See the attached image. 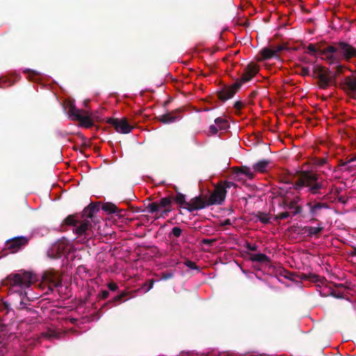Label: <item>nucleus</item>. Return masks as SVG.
<instances>
[{
  "label": "nucleus",
  "instance_id": "f257e3e1",
  "mask_svg": "<svg viewBox=\"0 0 356 356\" xmlns=\"http://www.w3.org/2000/svg\"><path fill=\"white\" fill-rule=\"evenodd\" d=\"M305 187L307 188L308 191L312 195H321V190L326 188V181L316 172L300 171L293 188L299 192Z\"/></svg>",
  "mask_w": 356,
  "mask_h": 356
},
{
  "label": "nucleus",
  "instance_id": "f03ea898",
  "mask_svg": "<svg viewBox=\"0 0 356 356\" xmlns=\"http://www.w3.org/2000/svg\"><path fill=\"white\" fill-rule=\"evenodd\" d=\"M33 280V275L30 272L9 275L4 280V284L10 286V291L19 293V296H26L24 289L29 288Z\"/></svg>",
  "mask_w": 356,
  "mask_h": 356
},
{
  "label": "nucleus",
  "instance_id": "7ed1b4c3",
  "mask_svg": "<svg viewBox=\"0 0 356 356\" xmlns=\"http://www.w3.org/2000/svg\"><path fill=\"white\" fill-rule=\"evenodd\" d=\"M66 225L73 226V232L79 237L88 240L93 234L92 222L88 219L80 220L78 215H69L64 220Z\"/></svg>",
  "mask_w": 356,
  "mask_h": 356
},
{
  "label": "nucleus",
  "instance_id": "20e7f679",
  "mask_svg": "<svg viewBox=\"0 0 356 356\" xmlns=\"http://www.w3.org/2000/svg\"><path fill=\"white\" fill-rule=\"evenodd\" d=\"M327 53L330 56L332 54L338 60L334 64L339 63L342 60L348 61L356 57V49L344 41L334 42L332 47L328 48Z\"/></svg>",
  "mask_w": 356,
  "mask_h": 356
},
{
  "label": "nucleus",
  "instance_id": "39448f33",
  "mask_svg": "<svg viewBox=\"0 0 356 356\" xmlns=\"http://www.w3.org/2000/svg\"><path fill=\"white\" fill-rule=\"evenodd\" d=\"M68 113L72 120L79 122L81 127L88 129L93 127L94 122L92 118V113L77 108L75 105L72 104L69 106Z\"/></svg>",
  "mask_w": 356,
  "mask_h": 356
},
{
  "label": "nucleus",
  "instance_id": "423d86ee",
  "mask_svg": "<svg viewBox=\"0 0 356 356\" xmlns=\"http://www.w3.org/2000/svg\"><path fill=\"white\" fill-rule=\"evenodd\" d=\"M313 76L318 79L319 87L327 88L330 84L335 83V76L331 74V71L321 65H315L313 68Z\"/></svg>",
  "mask_w": 356,
  "mask_h": 356
},
{
  "label": "nucleus",
  "instance_id": "0eeeda50",
  "mask_svg": "<svg viewBox=\"0 0 356 356\" xmlns=\"http://www.w3.org/2000/svg\"><path fill=\"white\" fill-rule=\"evenodd\" d=\"M241 87L239 82L236 81L232 85L224 86L216 92L218 98L222 102H225L232 98Z\"/></svg>",
  "mask_w": 356,
  "mask_h": 356
},
{
  "label": "nucleus",
  "instance_id": "6e6552de",
  "mask_svg": "<svg viewBox=\"0 0 356 356\" xmlns=\"http://www.w3.org/2000/svg\"><path fill=\"white\" fill-rule=\"evenodd\" d=\"M106 122L112 125L115 131L121 134H129L134 129V127L129 124L126 118L117 119V118H108Z\"/></svg>",
  "mask_w": 356,
  "mask_h": 356
},
{
  "label": "nucleus",
  "instance_id": "1a4fd4ad",
  "mask_svg": "<svg viewBox=\"0 0 356 356\" xmlns=\"http://www.w3.org/2000/svg\"><path fill=\"white\" fill-rule=\"evenodd\" d=\"M226 195L227 191L225 190V187H223L222 184H218L215 186L214 190L210 195L209 197L207 199L209 204L210 206L221 204L225 201Z\"/></svg>",
  "mask_w": 356,
  "mask_h": 356
},
{
  "label": "nucleus",
  "instance_id": "9d476101",
  "mask_svg": "<svg viewBox=\"0 0 356 356\" xmlns=\"http://www.w3.org/2000/svg\"><path fill=\"white\" fill-rule=\"evenodd\" d=\"M29 239L24 236H18L8 240L6 243V247L3 250H9L10 253H15L19 251L22 247L28 243Z\"/></svg>",
  "mask_w": 356,
  "mask_h": 356
},
{
  "label": "nucleus",
  "instance_id": "9b49d317",
  "mask_svg": "<svg viewBox=\"0 0 356 356\" xmlns=\"http://www.w3.org/2000/svg\"><path fill=\"white\" fill-rule=\"evenodd\" d=\"M42 281L49 285L51 290L60 286L62 284V278L59 273L53 270L45 272L42 276Z\"/></svg>",
  "mask_w": 356,
  "mask_h": 356
},
{
  "label": "nucleus",
  "instance_id": "f8f14e48",
  "mask_svg": "<svg viewBox=\"0 0 356 356\" xmlns=\"http://www.w3.org/2000/svg\"><path fill=\"white\" fill-rule=\"evenodd\" d=\"M340 88L353 98L356 97V76H348L340 83Z\"/></svg>",
  "mask_w": 356,
  "mask_h": 356
},
{
  "label": "nucleus",
  "instance_id": "ddd939ff",
  "mask_svg": "<svg viewBox=\"0 0 356 356\" xmlns=\"http://www.w3.org/2000/svg\"><path fill=\"white\" fill-rule=\"evenodd\" d=\"M210 206L208 200L204 199L201 195L194 197L188 202L186 209L189 212L200 210Z\"/></svg>",
  "mask_w": 356,
  "mask_h": 356
},
{
  "label": "nucleus",
  "instance_id": "4468645a",
  "mask_svg": "<svg viewBox=\"0 0 356 356\" xmlns=\"http://www.w3.org/2000/svg\"><path fill=\"white\" fill-rule=\"evenodd\" d=\"M259 72V67L255 63H249L245 68L241 79L236 81L239 82L241 86L243 83L250 81Z\"/></svg>",
  "mask_w": 356,
  "mask_h": 356
},
{
  "label": "nucleus",
  "instance_id": "2eb2a0df",
  "mask_svg": "<svg viewBox=\"0 0 356 356\" xmlns=\"http://www.w3.org/2000/svg\"><path fill=\"white\" fill-rule=\"evenodd\" d=\"M316 45L318 54L322 56V58L327 61L330 65L334 64L338 60L331 55L330 56L327 51L331 45L326 44L325 42L314 43Z\"/></svg>",
  "mask_w": 356,
  "mask_h": 356
},
{
  "label": "nucleus",
  "instance_id": "dca6fc26",
  "mask_svg": "<svg viewBox=\"0 0 356 356\" xmlns=\"http://www.w3.org/2000/svg\"><path fill=\"white\" fill-rule=\"evenodd\" d=\"M67 250V244L63 242H58L54 244L48 251V255L53 259L60 258Z\"/></svg>",
  "mask_w": 356,
  "mask_h": 356
},
{
  "label": "nucleus",
  "instance_id": "f3484780",
  "mask_svg": "<svg viewBox=\"0 0 356 356\" xmlns=\"http://www.w3.org/2000/svg\"><path fill=\"white\" fill-rule=\"evenodd\" d=\"M99 211V206L98 204L90 203L86 207L81 213V218L83 219H88L91 222H95V214Z\"/></svg>",
  "mask_w": 356,
  "mask_h": 356
},
{
  "label": "nucleus",
  "instance_id": "a211bd4d",
  "mask_svg": "<svg viewBox=\"0 0 356 356\" xmlns=\"http://www.w3.org/2000/svg\"><path fill=\"white\" fill-rule=\"evenodd\" d=\"M129 296V293L126 291H121L119 294L114 296L112 299L108 300L107 302L104 303L102 307V309L110 306V307H116L124 301L127 300L130 298Z\"/></svg>",
  "mask_w": 356,
  "mask_h": 356
},
{
  "label": "nucleus",
  "instance_id": "6ab92c4d",
  "mask_svg": "<svg viewBox=\"0 0 356 356\" xmlns=\"http://www.w3.org/2000/svg\"><path fill=\"white\" fill-rule=\"evenodd\" d=\"M181 112L180 108L175 109L171 112H168L163 115L157 117L159 121L163 124H170L175 122L177 120L180 118L179 114Z\"/></svg>",
  "mask_w": 356,
  "mask_h": 356
},
{
  "label": "nucleus",
  "instance_id": "aec40b11",
  "mask_svg": "<svg viewBox=\"0 0 356 356\" xmlns=\"http://www.w3.org/2000/svg\"><path fill=\"white\" fill-rule=\"evenodd\" d=\"M311 221H318V227L305 226L302 230L303 233L307 234L309 237H313L314 236H318L324 229V227L322 226V222H319L315 218H312Z\"/></svg>",
  "mask_w": 356,
  "mask_h": 356
},
{
  "label": "nucleus",
  "instance_id": "412c9836",
  "mask_svg": "<svg viewBox=\"0 0 356 356\" xmlns=\"http://www.w3.org/2000/svg\"><path fill=\"white\" fill-rule=\"evenodd\" d=\"M158 204L159 209L163 208L164 209L162 211L160 216H168V213L172 211V198H171V195H169L166 197H162L159 202H158Z\"/></svg>",
  "mask_w": 356,
  "mask_h": 356
},
{
  "label": "nucleus",
  "instance_id": "4be33fe9",
  "mask_svg": "<svg viewBox=\"0 0 356 356\" xmlns=\"http://www.w3.org/2000/svg\"><path fill=\"white\" fill-rule=\"evenodd\" d=\"M306 206L309 208V213L312 216H318L323 209H328L329 206L325 202H308Z\"/></svg>",
  "mask_w": 356,
  "mask_h": 356
},
{
  "label": "nucleus",
  "instance_id": "5701e85b",
  "mask_svg": "<svg viewBox=\"0 0 356 356\" xmlns=\"http://www.w3.org/2000/svg\"><path fill=\"white\" fill-rule=\"evenodd\" d=\"M299 197H297L294 198L293 200L290 202H287L286 200H284V208L285 209L291 210V213L292 216H296L298 214H301L302 211V207L300 205L298 204Z\"/></svg>",
  "mask_w": 356,
  "mask_h": 356
},
{
  "label": "nucleus",
  "instance_id": "b1692460",
  "mask_svg": "<svg viewBox=\"0 0 356 356\" xmlns=\"http://www.w3.org/2000/svg\"><path fill=\"white\" fill-rule=\"evenodd\" d=\"M171 198H172V203H175L179 208L186 209V207H188V202L186 200V195L177 192L175 195L170 194Z\"/></svg>",
  "mask_w": 356,
  "mask_h": 356
},
{
  "label": "nucleus",
  "instance_id": "393cba45",
  "mask_svg": "<svg viewBox=\"0 0 356 356\" xmlns=\"http://www.w3.org/2000/svg\"><path fill=\"white\" fill-rule=\"evenodd\" d=\"M102 209L109 214L116 213L117 215L118 213H120L123 211L122 209H118L116 205L111 202H106L103 204L102 206Z\"/></svg>",
  "mask_w": 356,
  "mask_h": 356
},
{
  "label": "nucleus",
  "instance_id": "a878e982",
  "mask_svg": "<svg viewBox=\"0 0 356 356\" xmlns=\"http://www.w3.org/2000/svg\"><path fill=\"white\" fill-rule=\"evenodd\" d=\"M250 259L252 261H256L261 264H267L270 262L269 257L263 253L252 254L250 256Z\"/></svg>",
  "mask_w": 356,
  "mask_h": 356
},
{
  "label": "nucleus",
  "instance_id": "bb28decb",
  "mask_svg": "<svg viewBox=\"0 0 356 356\" xmlns=\"http://www.w3.org/2000/svg\"><path fill=\"white\" fill-rule=\"evenodd\" d=\"M269 163L268 160H261L253 165V170L256 172H264L266 171Z\"/></svg>",
  "mask_w": 356,
  "mask_h": 356
},
{
  "label": "nucleus",
  "instance_id": "cd10ccee",
  "mask_svg": "<svg viewBox=\"0 0 356 356\" xmlns=\"http://www.w3.org/2000/svg\"><path fill=\"white\" fill-rule=\"evenodd\" d=\"M261 55L263 60H268L276 56L271 48H264L261 51Z\"/></svg>",
  "mask_w": 356,
  "mask_h": 356
},
{
  "label": "nucleus",
  "instance_id": "c85d7f7f",
  "mask_svg": "<svg viewBox=\"0 0 356 356\" xmlns=\"http://www.w3.org/2000/svg\"><path fill=\"white\" fill-rule=\"evenodd\" d=\"M146 210L149 213L157 215L158 212L160 211L158 202H154L149 204L146 207Z\"/></svg>",
  "mask_w": 356,
  "mask_h": 356
},
{
  "label": "nucleus",
  "instance_id": "c756f323",
  "mask_svg": "<svg viewBox=\"0 0 356 356\" xmlns=\"http://www.w3.org/2000/svg\"><path fill=\"white\" fill-rule=\"evenodd\" d=\"M257 218L264 224H268L270 222V216L268 213L259 211L256 215Z\"/></svg>",
  "mask_w": 356,
  "mask_h": 356
},
{
  "label": "nucleus",
  "instance_id": "7c9ffc66",
  "mask_svg": "<svg viewBox=\"0 0 356 356\" xmlns=\"http://www.w3.org/2000/svg\"><path fill=\"white\" fill-rule=\"evenodd\" d=\"M317 276L314 274L307 275L303 273H301L298 275L296 274V278L300 279V280H309L313 282H315L316 280Z\"/></svg>",
  "mask_w": 356,
  "mask_h": 356
},
{
  "label": "nucleus",
  "instance_id": "2f4dec72",
  "mask_svg": "<svg viewBox=\"0 0 356 356\" xmlns=\"http://www.w3.org/2000/svg\"><path fill=\"white\" fill-rule=\"evenodd\" d=\"M240 172L246 175L249 179H253L254 176V172L247 166H242Z\"/></svg>",
  "mask_w": 356,
  "mask_h": 356
},
{
  "label": "nucleus",
  "instance_id": "473e14b6",
  "mask_svg": "<svg viewBox=\"0 0 356 356\" xmlns=\"http://www.w3.org/2000/svg\"><path fill=\"white\" fill-rule=\"evenodd\" d=\"M215 123L222 129H225L227 126V121L222 118H216Z\"/></svg>",
  "mask_w": 356,
  "mask_h": 356
},
{
  "label": "nucleus",
  "instance_id": "72a5a7b5",
  "mask_svg": "<svg viewBox=\"0 0 356 356\" xmlns=\"http://www.w3.org/2000/svg\"><path fill=\"white\" fill-rule=\"evenodd\" d=\"M154 284V280L150 279L147 281L143 285V289L145 292L149 291L150 289L153 288Z\"/></svg>",
  "mask_w": 356,
  "mask_h": 356
},
{
  "label": "nucleus",
  "instance_id": "f704fd0d",
  "mask_svg": "<svg viewBox=\"0 0 356 356\" xmlns=\"http://www.w3.org/2000/svg\"><path fill=\"white\" fill-rule=\"evenodd\" d=\"M291 214L292 213L291 212L284 211V212H281V213H278L277 215H276L274 218H275V220L277 221L280 220L286 219V218H289V216H291Z\"/></svg>",
  "mask_w": 356,
  "mask_h": 356
},
{
  "label": "nucleus",
  "instance_id": "c9c22d12",
  "mask_svg": "<svg viewBox=\"0 0 356 356\" xmlns=\"http://www.w3.org/2000/svg\"><path fill=\"white\" fill-rule=\"evenodd\" d=\"M327 160L325 158H315L314 160V165L317 167L324 165L327 163Z\"/></svg>",
  "mask_w": 356,
  "mask_h": 356
},
{
  "label": "nucleus",
  "instance_id": "e433bc0d",
  "mask_svg": "<svg viewBox=\"0 0 356 356\" xmlns=\"http://www.w3.org/2000/svg\"><path fill=\"white\" fill-rule=\"evenodd\" d=\"M282 275L284 277H286L289 280H296V273H291L288 270H284L283 273H282Z\"/></svg>",
  "mask_w": 356,
  "mask_h": 356
},
{
  "label": "nucleus",
  "instance_id": "4c0bfd02",
  "mask_svg": "<svg viewBox=\"0 0 356 356\" xmlns=\"http://www.w3.org/2000/svg\"><path fill=\"white\" fill-rule=\"evenodd\" d=\"M316 48H317L316 45L315 44H312V43L309 44L307 47V49L308 52L314 56H316V54H318Z\"/></svg>",
  "mask_w": 356,
  "mask_h": 356
},
{
  "label": "nucleus",
  "instance_id": "58836bf2",
  "mask_svg": "<svg viewBox=\"0 0 356 356\" xmlns=\"http://www.w3.org/2000/svg\"><path fill=\"white\" fill-rule=\"evenodd\" d=\"M184 264H185L187 267H188L189 268H191V269H194V270H199V268H198V266H197L196 265V264H195L194 261H191V260L187 259V260H186V261H184Z\"/></svg>",
  "mask_w": 356,
  "mask_h": 356
},
{
  "label": "nucleus",
  "instance_id": "ea45409f",
  "mask_svg": "<svg viewBox=\"0 0 356 356\" xmlns=\"http://www.w3.org/2000/svg\"><path fill=\"white\" fill-rule=\"evenodd\" d=\"M216 241V238H203L202 241H201V243L203 244V245H206L209 247H211L213 245V244Z\"/></svg>",
  "mask_w": 356,
  "mask_h": 356
},
{
  "label": "nucleus",
  "instance_id": "a19ab883",
  "mask_svg": "<svg viewBox=\"0 0 356 356\" xmlns=\"http://www.w3.org/2000/svg\"><path fill=\"white\" fill-rule=\"evenodd\" d=\"M182 233V230L179 227H174L172 229L171 234H172L175 237H179Z\"/></svg>",
  "mask_w": 356,
  "mask_h": 356
},
{
  "label": "nucleus",
  "instance_id": "79ce46f5",
  "mask_svg": "<svg viewBox=\"0 0 356 356\" xmlns=\"http://www.w3.org/2000/svg\"><path fill=\"white\" fill-rule=\"evenodd\" d=\"M298 73L303 76H309L310 74L309 69L308 67H301L300 68V71Z\"/></svg>",
  "mask_w": 356,
  "mask_h": 356
},
{
  "label": "nucleus",
  "instance_id": "37998d69",
  "mask_svg": "<svg viewBox=\"0 0 356 356\" xmlns=\"http://www.w3.org/2000/svg\"><path fill=\"white\" fill-rule=\"evenodd\" d=\"M335 74L333 76H335V77L342 73H343L345 66L342 65H338L335 67Z\"/></svg>",
  "mask_w": 356,
  "mask_h": 356
},
{
  "label": "nucleus",
  "instance_id": "c03bdc74",
  "mask_svg": "<svg viewBox=\"0 0 356 356\" xmlns=\"http://www.w3.org/2000/svg\"><path fill=\"white\" fill-rule=\"evenodd\" d=\"M219 184H222L223 187H225V190L227 191V188H230L232 186H235V184L232 181H220V183H218Z\"/></svg>",
  "mask_w": 356,
  "mask_h": 356
},
{
  "label": "nucleus",
  "instance_id": "a18cd8bd",
  "mask_svg": "<svg viewBox=\"0 0 356 356\" xmlns=\"http://www.w3.org/2000/svg\"><path fill=\"white\" fill-rule=\"evenodd\" d=\"M174 277V273L172 271H167L162 273V279L167 280Z\"/></svg>",
  "mask_w": 356,
  "mask_h": 356
},
{
  "label": "nucleus",
  "instance_id": "49530a36",
  "mask_svg": "<svg viewBox=\"0 0 356 356\" xmlns=\"http://www.w3.org/2000/svg\"><path fill=\"white\" fill-rule=\"evenodd\" d=\"M286 47L283 44H280V45H277L276 47H275L274 48H273V51H274V54L275 56H277V54L283 51L284 49H286Z\"/></svg>",
  "mask_w": 356,
  "mask_h": 356
},
{
  "label": "nucleus",
  "instance_id": "de8ad7c7",
  "mask_svg": "<svg viewBox=\"0 0 356 356\" xmlns=\"http://www.w3.org/2000/svg\"><path fill=\"white\" fill-rule=\"evenodd\" d=\"M107 286L108 289L111 291H116L119 288L118 284L113 282L108 283Z\"/></svg>",
  "mask_w": 356,
  "mask_h": 356
},
{
  "label": "nucleus",
  "instance_id": "09e8293b",
  "mask_svg": "<svg viewBox=\"0 0 356 356\" xmlns=\"http://www.w3.org/2000/svg\"><path fill=\"white\" fill-rule=\"evenodd\" d=\"M109 296V291H106V290H103L102 291L99 295H98V298L99 299H102V300H105Z\"/></svg>",
  "mask_w": 356,
  "mask_h": 356
},
{
  "label": "nucleus",
  "instance_id": "8fccbe9b",
  "mask_svg": "<svg viewBox=\"0 0 356 356\" xmlns=\"http://www.w3.org/2000/svg\"><path fill=\"white\" fill-rule=\"evenodd\" d=\"M243 103L241 101H237L234 104V108L237 111L238 113L241 111V109L243 106Z\"/></svg>",
  "mask_w": 356,
  "mask_h": 356
},
{
  "label": "nucleus",
  "instance_id": "3c124183",
  "mask_svg": "<svg viewBox=\"0 0 356 356\" xmlns=\"http://www.w3.org/2000/svg\"><path fill=\"white\" fill-rule=\"evenodd\" d=\"M8 83V86L13 85L14 82L6 78H0V87H2V84Z\"/></svg>",
  "mask_w": 356,
  "mask_h": 356
},
{
  "label": "nucleus",
  "instance_id": "603ef678",
  "mask_svg": "<svg viewBox=\"0 0 356 356\" xmlns=\"http://www.w3.org/2000/svg\"><path fill=\"white\" fill-rule=\"evenodd\" d=\"M355 161H356V157H353L350 159H348L346 162L341 161L339 163V165L341 167H343V166L345 167V166H346L347 164L350 163Z\"/></svg>",
  "mask_w": 356,
  "mask_h": 356
},
{
  "label": "nucleus",
  "instance_id": "864d4df0",
  "mask_svg": "<svg viewBox=\"0 0 356 356\" xmlns=\"http://www.w3.org/2000/svg\"><path fill=\"white\" fill-rule=\"evenodd\" d=\"M246 248L251 251H256L257 249V246L256 245H251L250 243H247Z\"/></svg>",
  "mask_w": 356,
  "mask_h": 356
},
{
  "label": "nucleus",
  "instance_id": "5fc2aeb1",
  "mask_svg": "<svg viewBox=\"0 0 356 356\" xmlns=\"http://www.w3.org/2000/svg\"><path fill=\"white\" fill-rule=\"evenodd\" d=\"M209 131L212 134H216L218 131L217 127L215 125H211L209 127Z\"/></svg>",
  "mask_w": 356,
  "mask_h": 356
},
{
  "label": "nucleus",
  "instance_id": "6e6d98bb",
  "mask_svg": "<svg viewBox=\"0 0 356 356\" xmlns=\"http://www.w3.org/2000/svg\"><path fill=\"white\" fill-rule=\"evenodd\" d=\"M232 225L231 220L229 218L225 219L224 221H222L221 222L222 226H227V225Z\"/></svg>",
  "mask_w": 356,
  "mask_h": 356
},
{
  "label": "nucleus",
  "instance_id": "4d7b16f0",
  "mask_svg": "<svg viewBox=\"0 0 356 356\" xmlns=\"http://www.w3.org/2000/svg\"><path fill=\"white\" fill-rule=\"evenodd\" d=\"M26 307V303H25L22 300L19 302V305L18 308L19 309H24Z\"/></svg>",
  "mask_w": 356,
  "mask_h": 356
},
{
  "label": "nucleus",
  "instance_id": "13d9d810",
  "mask_svg": "<svg viewBox=\"0 0 356 356\" xmlns=\"http://www.w3.org/2000/svg\"><path fill=\"white\" fill-rule=\"evenodd\" d=\"M283 182L284 184H291L292 186H293V184H294V183H293V181L291 179H283ZM290 188H293V187H290Z\"/></svg>",
  "mask_w": 356,
  "mask_h": 356
},
{
  "label": "nucleus",
  "instance_id": "bf43d9fd",
  "mask_svg": "<svg viewBox=\"0 0 356 356\" xmlns=\"http://www.w3.org/2000/svg\"><path fill=\"white\" fill-rule=\"evenodd\" d=\"M280 191L279 192V195H284L287 193V191H284V188H282V187H280Z\"/></svg>",
  "mask_w": 356,
  "mask_h": 356
},
{
  "label": "nucleus",
  "instance_id": "052dcab7",
  "mask_svg": "<svg viewBox=\"0 0 356 356\" xmlns=\"http://www.w3.org/2000/svg\"><path fill=\"white\" fill-rule=\"evenodd\" d=\"M332 295L337 298H342V295H340V294H337L335 291H333L332 293Z\"/></svg>",
  "mask_w": 356,
  "mask_h": 356
},
{
  "label": "nucleus",
  "instance_id": "680f3d73",
  "mask_svg": "<svg viewBox=\"0 0 356 356\" xmlns=\"http://www.w3.org/2000/svg\"><path fill=\"white\" fill-rule=\"evenodd\" d=\"M173 189L175 191L176 193H177V192H179V189H178L177 186H175L173 187Z\"/></svg>",
  "mask_w": 356,
  "mask_h": 356
},
{
  "label": "nucleus",
  "instance_id": "e2e57ef3",
  "mask_svg": "<svg viewBox=\"0 0 356 356\" xmlns=\"http://www.w3.org/2000/svg\"><path fill=\"white\" fill-rule=\"evenodd\" d=\"M141 211V210H140L139 208H137V209H136V212H139V211Z\"/></svg>",
  "mask_w": 356,
  "mask_h": 356
},
{
  "label": "nucleus",
  "instance_id": "0e129e2a",
  "mask_svg": "<svg viewBox=\"0 0 356 356\" xmlns=\"http://www.w3.org/2000/svg\"><path fill=\"white\" fill-rule=\"evenodd\" d=\"M353 254H355V255H356V248H355V250H354V253H353Z\"/></svg>",
  "mask_w": 356,
  "mask_h": 356
},
{
  "label": "nucleus",
  "instance_id": "69168bd1",
  "mask_svg": "<svg viewBox=\"0 0 356 356\" xmlns=\"http://www.w3.org/2000/svg\"><path fill=\"white\" fill-rule=\"evenodd\" d=\"M31 71L30 70H27L25 72H31Z\"/></svg>",
  "mask_w": 356,
  "mask_h": 356
},
{
  "label": "nucleus",
  "instance_id": "338daca9",
  "mask_svg": "<svg viewBox=\"0 0 356 356\" xmlns=\"http://www.w3.org/2000/svg\"><path fill=\"white\" fill-rule=\"evenodd\" d=\"M84 104H85V106L86 107L87 106V103L86 102H84Z\"/></svg>",
  "mask_w": 356,
  "mask_h": 356
}]
</instances>
